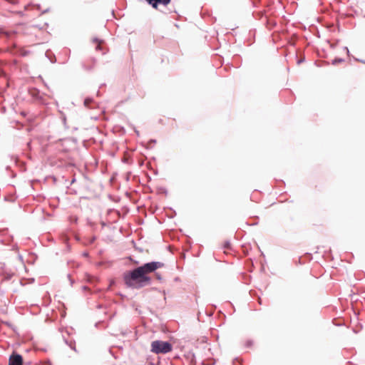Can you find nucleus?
I'll return each mask as SVG.
<instances>
[{"instance_id": "1", "label": "nucleus", "mask_w": 365, "mask_h": 365, "mask_svg": "<svg viewBox=\"0 0 365 365\" xmlns=\"http://www.w3.org/2000/svg\"><path fill=\"white\" fill-rule=\"evenodd\" d=\"M123 280L128 287L140 289L150 283L151 278L144 274L139 267L123 274Z\"/></svg>"}, {"instance_id": "2", "label": "nucleus", "mask_w": 365, "mask_h": 365, "mask_svg": "<svg viewBox=\"0 0 365 365\" xmlns=\"http://www.w3.org/2000/svg\"><path fill=\"white\" fill-rule=\"evenodd\" d=\"M173 346L169 341L155 340L151 342V351L156 354H167L172 351Z\"/></svg>"}, {"instance_id": "3", "label": "nucleus", "mask_w": 365, "mask_h": 365, "mask_svg": "<svg viewBox=\"0 0 365 365\" xmlns=\"http://www.w3.org/2000/svg\"><path fill=\"white\" fill-rule=\"evenodd\" d=\"M164 266V264L161 262H150L145 263L140 266L143 273L145 275L147 274L155 272L157 269L161 268Z\"/></svg>"}, {"instance_id": "4", "label": "nucleus", "mask_w": 365, "mask_h": 365, "mask_svg": "<svg viewBox=\"0 0 365 365\" xmlns=\"http://www.w3.org/2000/svg\"><path fill=\"white\" fill-rule=\"evenodd\" d=\"M9 365H23V358L21 355L16 352H13L9 357Z\"/></svg>"}, {"instance_id": "5", "label": "nucleus", "mask_w": 365, "mask_h": 365, "mask_svg": "<svg viewBox=\"0 0 365 365\" xmlns=\"http://www.w3.org/2000/svg\"><path fill=\"white\" fill-rule=\"evenodd\" d=\"M153 8H157L158 5L162 4L164 6L168 5L171 0H146Z\"/></svg>"}, {"instance_id": "6", "label": "nucleus", "mask_w": 365, "mask_h": 365, "mask_svg": "<svg viewBox=\"0 0 365 365\" xmlns=\"http://www.w3.org/2000/svg\"><path fill=\"white\" fill-rule=\"evenodd\" d=\"M0 274L3 277L4 280L8 281L12 278L14 273L10 269H3L2 271L0 272Z\"/></svg>"}, {"instance_id": "7", "label": "nucleus", "mask_w": 365, "mask_h": 365, "mask_svg": "<svg viewBox=\"0 0 365 365\" xmlns=\"http://www.w3.org/2000/svg\"><path fill=\"white\" fill-rule=\"evenodd\" d=\"M93 100L92 98L88 97L84 100V106L87 108H91L90 104L93 103Z\"/></svg>"}, {"instance_id": "8", "label": "nucleus", "mask_w": 365, "mask_h": 365, "mask_svg": "<svg viewBox=\"0 0 365 365\" xmlns=\"http://www.w3.org/2000/svg\"><path fill=\"white\" fill-rule=\"evenodd\" d=\"M93 41L96 42V43H98V45H97V46L96 48V50H101V46L100 43L102 42V41L99 40L97 38H93Z\"/></svg>"}, {"instance_id": "9", "label": "nucleus", "mask_w": 365, "mask_h": 365, "mask_svg": "<svg viewBox=\"0 0 365 365\" xmlns=\"http://www.w3.org/2000/svg\"><path fill=\"white\" fill-rule=\"evenodd\" d=\"M66 343L71 347V349H73L74 351L77 352V349L76 348V346L74 345V343H73V342L68 343L67 341H66Z\"/></svg>"}, {"instance_id": "10", "label": "nucleus", "mask_w": 365, "mask_h": 365, "mask_svg": "<svg viewBox=\"0 0 365 365\" xmlns=\"http://www.w3.org/2000/svg\"><path fill=\"white\" fill-rule=\"evenodd\" d=\"M344 61V59L342 58H336L334 59L333 61H332V64L335 65L338 63H341V62H343Z\"/></svg>"}, {"instance_id": "11", "label": "nucleus", "mask_w": 365, "mask_h": 365, "mask_svg": "<svg viewBox=\"0 0 365 365\" xmlns=\"http://www.w3.org/2000/svg\"><path fill=\"white\" fill-rule=\"evenodd\" d=\"M252 344H253L252 341L248 340V341H247L245 344H246L247 347H250L252 345Z\"/></svg>"}, {"instance_id": "12", "label": "nucleus", "mask_w": 365, "mask_h": 365, "mask_svg": "<svg viewBox=\"0 0 365 365\" xmlns=\"http://www.w3.org/2000/svg\"><path fill=\"white\" fill-rule=\"evenodd\" d=\"M224 247L225 248H230V242H228V241L225 242V244H224Z\"/></svg>"}, {"instance_id": "13", "label": "nucleus", "mask_w": 365, "mask_h": 365, "mask_svg": "<svg viewBox=\"0 0 365 365\" xmlns=\"http://www.w3.org/2000/svg\"><path fill=\"white\" fill-rule=\"evenodd\" d=\"M155 277L158 279V280H161L162 279V277H161V274L156 272L155 273Z\"/></svg>"}, {"instance_id": "14", "label": "nucleus", "mask_w": 365, "mask_h": 365, "mask_svg": "<svg viewBox=\"0 0 365 365\" xmlns=\"http://www.w3.org/2000/svg\"><path fill=\"white\" fill-rule=\"evenodd\" d=\"M344 51H346V53L348 55H349V48L346 46H345V47H344Z\"/></svg>"}, {"instance_id": "15", "label": "nucleus", "mask_w": 365, "mask_h": 365, "mask_svg": "<svg viewBox=\"0 0 365 365\" xmlns=\"http://www.w3.org/2000/svg\"><path fill=\"white\" fill-rule=\"evenodd\" d=\"M68 278L70 279V281H71V284H73V281L71 279V277H70V275H68Z\"/></svg>"}, {"instance_id": "16", "label": "nucleus", "mask_w": 365, "mask_h": 365, "mask_svg": "<svg viewBox=\"0 0 365 365\" xmlns=\"http://www.w3.org/2000/svg\"><path fill=\"white\" fill-rule=\"evenodd\" d=\"M303 61H304V60H303V59H301V60H299L297 63H302V62H303Z\"/></svg>"}, {"instance_id": "17", "label": "nucleus", "mask_w": 365, "mask_h": 365, "mask_svg": "<svg viewBox=\"0 0 365 365\" xmlns=\"http://www.w3.org/2000/svg\"><path fill=\"white\" fill-rule=\"evenodd\" d=\"M63 123L66 125V118H65V117H63Z\"/></svg>"}, {"instance_id": "18", "label": "nucleus", "mask_w": 365, "mask_h": 365, "mask_svg": "<svg viewBox=\"0 0 365 365\" xmlns=\"http://www.w3.org/2000/svg\"><path fill=\"white\" fill-rule=\"evenodd\" d=\"M73 221H74L75 222H77V217H75V218L73 219Z\"/></svg>"}, {"instance_id": "19", "label": "nucleus", "mask_w": 365, "mask_h": 365, "mask_svg": "<svg viewBox=\"0 0 365 365\" xmlns=\"http://www.w3.org/2000/svg\"><path fill=\"white\" fill-rule=\"evenodd\" d=\"M360 61L363 63H365V61L361 60Z\"/></svg>"}]
</instances>
